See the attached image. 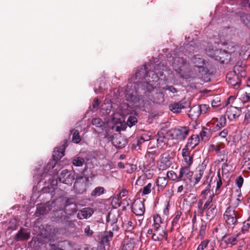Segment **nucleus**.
Masks as SVG:
<instances>
[{
  "label": "nucleus",
  "instance_id": "9",
  "mask_svg": "<svg viewBox=\"0 0 250 250\" xmlns=\"http://www.w3.org/2000/svg\"><path fill=\"white\" fill-rule=\"evenodd\" d=\"M211 180L210 179L209 181H205L203 183L202 186L205 185L206 186L205 188L202 190L201 192L200 196L201 199L202 200H206L207 199H210L211 198H213L214 197V193L212 190L210 189L211 188V184L210 182Z\"/></svg>",
  "mask_w": 250,
  "mask_h": 250
},
{
  "label": "nucleus",
  "instance_id": "3",
  "mask_svg": "<svg viewBox=\"0 0 250 250\" xmlns=\"http://www.w3.org/2000/svg\"><path fill=\"white\" fill-rule=\"evenodd\" d=\"M189 129L188 126H181L172 128L167 132V136H170L172 140L182 141L185 140L188 134Z\"/></svg>",
  "mask_w": 250,
  "mask_h": 250
},
{
  "label": "nucleus",
  "instance_id": "64",
  "mask_svg": "<svg viewBox=\"0 0 250 250\" xmlns=\"http://www.w3.org/2000/svg\"><path fill=\"white\" fill-rule=\"evenodd\" d=\"M84 232L86 235L88 236H91L93 233V231L90 229V227L89 226H86L84 229Z\"/></svg>",
  "mask_w": 250,
  "mask_h": 250
},
{
  "label": "nucleus",
  "instance_id": "4",
  "mask_svg": "<svg viewBox=\"0 0 250 250\" xmlns=\"http://www.w3.org/2000/svg\"><path fill=\"white\" fill-rule=\"evenodd\" d=\"M89 183V179L87 177L77 176L74 184L75 192L83 194L86 191Z\"/></svg>",
  "mask_w": 250,
  "mask_h": 250
},
{
  "label": "nucleus",
  "instance_id": "30",
  "mask_svg": "<svg viewBox=\"0 0 250 250\" xmlns=\"http://www.w3.org/2000/svg\"><path fill=\"white\" fill-rule=\"evenodd\" d=\"M164 94L162 92H160L156 94V97L152 96L151 98L148 97V99L153 103L161 104L164 102ZM149 97V95H148Z\"/></svg>",
  "mask_w": 250,
  "mask_h": 250
},
{
  "label": "nucleus",
  "instance_id": "45",
  "mask_svg": "<svg viewBox=\"0 0 250 250\" xmlns=\"http://www.w3.org/2000/svg\"><path fill=\"white\" fill-rule=\"evenodd\" d=\"M84 160L83 158L77 157L74 158L73 164L76 167H81L83 165Z\"/></svg>",
  "mask_w": 250,
  "mask_h": 250
},
{
  "label": "nucleus",
  "instance_id": "52",
  "mask_svg": "<svg viewBox=\"0 0 250 250\" xmlns=\"http://www.w3.org/2000/svg\"><path fill=\"white\" fill-rule=\"evenodd\" d=\"M209 241L208 240H205L202 241L198 246L197 250H204L208 246Z\"/></svg>",
  "mask_w": 250,
  "mask_h": 250
},
{
  "label": "nucleus",
  "instance_id": "22",
  "mask_svg": "<svg viewBox=\"0 0 250 250\" xmlns=\"http://www.w3.org/2000/svg\"><path fill=\"white\" fill-rule=\"evenodd\" d=\"M112 108V104L111 101L109 99H105L104 104L102 105L101 113L102 115H106L109 114Z\"/></svg>",
  "mask_w": 250,
  "mask_h": 250
},
{
  "label": "nucleus",
  "instance_id": "48",
  "mask_svg": "<svg viewBox=\"0 0 250 250\" xmlns=\"http://www.w3.org/2000/svg\"><path fill=\"white\" fill-rule=\"evenodd\" d=\"M42 177H44L45 178H47L48 180H50V176L48 174H45L44 173H42V174H36L34 176V178L35 179H36L39 183L41 182L42 180Z\"/></svg>",
  "mask_w": 250,
  "mask_h": 250
},
{
  "label": "nucleus",
  "instance_id": "6",
  "mask_svg": "<svg viewBox=\"0 0 250 250\" xmlns=\"http://www.w3.org/2000/svg\"><path fill=\"white\" fill-rule=\"evenodd\" d=\"M240 215L237 210L226 209L224 214V218L227 224L232 228L237 224V219Z\"/></svg>",
  "mask_w": 250,
  "mask_h": 250
},
{
  "label": "nucleus",
  "instance_id": "63",
  "mask_svg": "<svg viewBox=\"0 0 250 250\" xmlns=\"http://www.w3.org/2000/svg\"><path fill=\"white\" fill-rule=\"evenodd\" d=\"M125 226L128 230L133 229L134 228L133 223L130 221H128L127 223L125 224Z\"/></svg>",
  "mask_w": 250,
  "mask_h": 250
},
{
  "label": "nucleus",
  "instance_id": "24",
  "mask_svg": "<svg viewBox=\"0 0 250 250\" xmlns=\"http://www.w3.org/2000/svg\"><path fill=\"white\" fill-rule=\"evenodd\" d=\"M65 148V144L62 145L59 147H56L54 150L53 154L54 159L58 160L62 158L64 155Z\"/></svg>",
  "mask_w": 250,
  "mask_h": 250
},
{
  "label": "nucleus",
  "instance_id": "1",
  "mask_svg": "<svg viewBox=\"0 0 250 250\" xmlns=\"http://www.w3.org/2000/svg\"><path fill=\"white\" fill-rule=\"evenodd\" d=\"M144 68H141L135 73L136 79H141L144 77L145 82L142 83H129L126 85L125 96L127 101L132 102L136 104V106H140V104H137V102L142 100V96L138 95V91L139 88L144 91L146 96V93H151L154 90L156 85L155 83L159 80V76L163 75V72H155L153 71L146 72V65H144Z\"/></svg>",
  "mask_w": 250,
  "mask_h": 250
},
{
  "label": "nucleus",
  "instance_id": "8",
  "mask_svg": "<svg viewBox=\"0 0 250 250\" xmlns=\"http://www.w3.org/2000/svg\"><path fill=\"white\" fill-rule=\"evenodd\" d=\"M172 158L168 153H163L157 162V167L159 170L167 169L172 164Z\"/></svg>",
  "mask_w": 250,
  "mask_h": 250
},
{
  "label": "nucleus",
  "instance_id": "36",
  "mask_svg": "<svg viewBox=\"0 0 250 250\" xmlns=\"http://www.w3.org/2000/svg\"><path fill=\"white\" fill-rule=\"evenodd\" d=\"M152 184L149 183L143 188H141L140 189V192L141 193L142 196H144L150 193L152 188Z\"/></svg>",
  "mask_w": 250,
  "mask_h": 250
},
{
  "label": "nucleus",
  "instance_id": "18",
  "mask_svg": "<svg viewBox=\"0 0 250 250\" xmlns=\"http://www.w3.org/2000/svg\"><path fill=\"white\" fill-rule=\"evenodd\" d=\"M176 186L177 187V193L181 196L189 191L187 182H184L182 183L177 182Z\"/></svg>",
  "mask_w": 250,
  "mask_h": 250
},
{
  "label": "nucleus",
  "instance_id": "11",
  "mask_svg": "<svg viewBox=\"0 0 250 250\" xmlns=\"http://www.w3.org/2000/svg\"><path fill=\"white\" fill-rule=\"evenodd\" d=\"M226 81L235 89L238 88L241 83L238 76L233 71L229 72L227 74L226 76Z\"/></svg>",
  "mask_w": 250,
  "mask_h": 250
},
{
  "label": "nucleus",
  "instance_id": "35",
  "mask_svg": "<svg viewBox=\"0 0 250 250\" xmlns=\"http://www.w3.org/2000/svg\"><path fill=\"white\" fill-rule=\"evenodd\" d=\"M168 180L167 178L165 177H158L156 181V185L158 187L161 189H164L167 185Z\"/></svg>",
  "mask_w": 250,
  "mask_h": 250
},
{
  "label": "nucleus",
  "instance_id": "42",
  "mask_svg": "<svg viewBox=\"0 0 250 250\" xmlns=\"http://www.w3.org/2000/svg\"><path fill=\"white\" fill-rule=\"evenodd\" d=\"M198 105L192 107L189 111V115L195 117H198L200 114Z\"/></svg>",
  "mask_w": 250,
  "mask_h": 250
},
{
  "label": "nucleus",
  "instance_id": "58",
  "mask_svg": "<svg viewBox=\"0 0 250 250\" xmlns=\"http://www.w3.org/2000/svg\"><path fill=\"white\" fill-rule=\"evenodd\" d=\"M162 89L165 90H168L169 92L173 94L177 92V90L172 85H167L165 87H163Z\"/></svg>",
  "mask_w": 250,
  "mask_h": 250
},
{
  "label": "nucleus",
  "instance_id": "34",
  "mask_svg": "<svg viewBox=\"0 0 250 250\" xmlns=\"http://www.w3.org/2000/svg\"><path fill=\"white\" fill-rule=\"evenodd\" d=\"M153 224L152 226L154 228L159 229V228H163L161 224H163V221L161 216L158 214H154L153 216Z\"/></svg>",
  "mask_w": 250,
  "mask_h": 250
},
{
  "label": "nucleus",
  "instance_id": "60",
  "mask_svg": "<svg viewBox=\"0 0 250 250\" xmlns=\"http://www.w3.org/2000/svg\"><path fill=\"white\" fill-rule=\"evenodd\" d=\"M55 165V162H54V160H52V161H51L50 162H49L47 164L46 167L45 168V169L44 170L45 172H46V170H47V171H49L50 169H53Z\"/></svg>",
  "mask_w": 250,
  "mask_h": 250
},
{
  "label": "nucleus",
  "instance_id": "38",
  "mask_svg": "<svg viewBox=\"0 0 250 250\" xmlns=\"http://www.w3.org/2000/svg\"><path fill=\"white\" fill-rule=\"evenodd\" d=\"M134 244L132 240L126 239L124 242L123 250H133Z\"/></svg>",
  "mask_w": 250,
  "mask_h": 250
},
{
  "label": "nucleus",
  "instance_id": "2",
  "mask_svg": "<svg viewBox=\"0 0 250 250\" xmlns=\"http://www.w3.org/2000/svg\"><path fill=\"white\" fill-rule=\"evenodd\" d=\"M229 38L228 36H226L225 38L220 39V43L226 45V49H218L216 46L208 45L205 50L207 54L222 64L234 62L236 58L244 55L245 53L242 50V47L230 42Z\"/></svg>",
  "mask_w": 250,
  "mask_h": 250
},
{
  "label": "nucleus",
  "instance_id": "40",
  "mask_svg": "<svg viewBox=\"0 0 250 250\" xmlns=\"http://www.w3.org/2000/svg\"><path fill=\"white\" fill-rule=\"evenodd\" d=\"M241 21L250 29V15L243 13L240 16Z\"/></svg>",
  "mask_w": 250,
  "mask_h": 250
},
{
  "label": "nucleus",
  "instance_id": "26",
  "mask_svg": "<svg viewBox=\"0 0 250 250\" xmlns=\"http://www.w3.org/2000/svg\"><path fill=\"white\" fill-rule=\"evenodd\" d=\"M182 214V213L181 211H178L176 212L175 216L173 218L171 223V231L175 229H177L179 228L180 224L181 222V217Z\"/></svg>",
  "mask_w": 250,
  "mask_h": 250
},
{
  "label": "nucleus",
  "instance_id": "21",
  "mask_svg": "<svg viewBox=\"0 0 250 250\" xmlns=\"http://www.w3.org/2000/svg\"><path fill=\"white\" fill-rule=\"evenodd\" d=\"M183 201L187 205L191 208L197 202V195L194 193H189L185 196Z\"/></svg>",
  "mask_w": 250,
  "mask_h": 250
},
{
  "label": "nucleus",
  "instance_id": "15",
  "mask_svg": "<svg viewBox=\"0 0 250 250\" xmlns=\"http://www.w3.org/2000/svg\"><path fill=\"white\" fill-rule=\"evenodd\" d=\"M199 142L200 138L199 136L196 134L192 135L188 139V142L184 148L191 151V150L199 144Z\"/></svg>",
  "mask_w": 250,
  "mask_h": 250
},
{
  "label": "nucleus",
  "instance_id": "32",
  "mask_svg": "<svg viewBox=\"0 0 250 250\" xmlns=\"http://www.w3.org/2000/svg\"><path fill=\"white\" fill-rule=\"evenodd\" d=\"M233 72H235L238 77L245 78L246 76L245 66L241 65H235L233 68Z\"/></svg>",
  "mask_w": 250,
  "mask_h": 250
},
{
  "label": "nucleus",
  "instance_id": "49",
  "mask_svg": "<svg viewBox=\"0 0 250 250\" xmlns=\"http://www.w3.org/2000/svg\"><path fill=\"white\" fill-rule=\"evenodd\" d=\"M244 114L245 121L248 124L250 123V106L246 107Z\"/></svg>",
  "mask_w": 250,
  "mask_h": 250
},
{
  "label": "nucleus",
  "instance_id": "17",
  "mask_svg": "<svg viewBox=\"0 0 250 250\" xmlns=\"http://www.w3.org/2000/svg\"><path fill=\"white\" fill-rule=\"evenodd\" d=\"M190 150L183 148L182 151L183 158V164L185 166H191L193 164V156L190 154Z\"/></svg>",
  "mask_w": 250,
  "mask_h": 250
},
{
  "label": "nucleus",
  "instance_id": "14",
  "mask_svg": "<svg viewBox=\"0 0 250 250\" xmlns=\"http://www.w3.org/2000/svg\"><path fill=\"white\" fill-rule=\"evenodd\" d=\"M132 211L137 216H142L145 212V208L144 203L140 201H135L132 205Z\"/></svg>",
  "mask_w": 250,
  "mask_h": 250
},
{
  "label": "nucleus",
  "instance_id": "57",
  "mask_svg": "<svg viewBox=\"0 0 250 250\" xmlns=\"http://www.w3.org/2000/svg\"><path fill=\"white\" fill-rule=\"evenodd\" d=\"M198 106H199V107L201 114L205 113L209 108V106L207 104L198 105Z\"/></svg>",
  "mask_w": 250,
  "mask_h": 250
},
{
  "label": "nucleus",
  "instance_id": "46",
  "mask_svg": "<svg viewBox=\"0 0 250 250\" xmlns=\"http://www.w3.org/2000/svg\"><path fill=\"white\" fill-rule=\"evenodd\" d=\"M250 227V220H248L243 223V226L241 228V232L245 233L247 232Z\"/></svg>",
  "mask_w": 250,
  "mask_h": 250
},
{
  "label": "nucleus",
  "instance_id": "29",
  "mask_svg": "<svg viewBox=\"0 0 250 250\" xmlns=\"http://www.w3.org/2000/svg\"><path fill=\"white\" fill-rule=\"evenodd\" d=\"M192 62L195 66L199 68H203V66L205 64V60L200 55H195L192 59Z\"/></svg>",
  "mask_w": 250,
  "mask_h": 250
},
{
  "label": "nucleus",
  "instance_id": "53",
  "mask_svg": "<svg viewBox=\"0 0 250 250\" xmlns=\"http://www.w3.org/2000/svg\"><path fill=\"white\" fill-rule=\"evenodd\" d=\"M47 213L45 207L44 206H38L37 207L36 213L39 215L44 214Z\"/></svg>",
  "mask_w": 250,
  "mask_h": 250
},
{
  "label": "nucleus",
  "instance_id": "50",
  "mask_svg": "<svg viewBox=\"0 0 250 250\" xmlns=\"http://www.w3.org/2000/svg\"><path fill=\"white\" fill-rule=\"evenodd\" d=\"M137 122V118L135 116H130L127 120V124L128 126L131 127L134 125Z\"/></svg>",
  "mask_w": 250,
  "mask_h": 250
},
{
  "label": "nucleus",
  "instance_id": "27",
  "mask_svg": "<svg viewBox=\"0 0 250 250\" xmlns=\"http://www.w3.org/2000/svg\"><path fill=\"white\" fill-rule=\"evenodd\" d=\"M30 237V231L28 229H22L16 234L17 241L27 240Z\"/></svg>",
  "mask_w": 250,
  "mask_h": 250
},
{
  "label": "nucleus",
  "instance_id": "20",
  "mask_svg": "<svg viewBox=\"0 0 250 250\" xmlns=\"http://www.w3.org/2000/svg\"><path fill=\"white\" fill-rule=\"evenodd\" d=\"M239 235L238 233L236 234L225 235L223 237L222 240L228 245H234L237 242V237Z\"/></svg>",
  "mask_w": 250,
  "mask_h": 250
},
{
  "label": "nucleus",
  "instance_id": "39",
  "mask_svg": "<svg viewBox=\"0 0 250 250\" xmlns=\"http://www.w3.org/2000/svg\"><path fill=\"white\" fill-rule=\"evenodd\" d=\"M240 203L241 202H240V200L232 198L230 200L229 206L227 208V209L235 210V209L238 207Z\"/></svg>",
  "mask_w": 250,
  "mask_h": 250
},
{
  "label": "nucleus",
  "instance_id": "55",
  "mask_svg": "<svg viewBox=\"0 0 250 250\" xmlns=\"http://www.w3.org/2000/svg\"><path fill=\"white\" fill-rule=\"evenodd\" d=\"M203 173L204 172H203V170H199V173H198L197 174H196L195 175V181H194V186L196 185V184H197L199 182L202 177L203 176Z\"/></svg>",
  "mask_w": 250,
  "mask_h": 250
},
{
  "label": "nucleus",
  "instance_id": "23",
  "mask_svg": "<svg viewBox=\"0 0 250 250\" xmlns=\"http://www.w3.org/2000/svg\"><path fill=\"white\" fill-rule=\"evenodd\" d=\"M190 166H184L182 167L179 171L178 179H181L184 175H185L188 179H190L193 174L192 171L190 170Z\"/></svg>",
  "mask_w": 250,
  "mask_h": 250
},
{
  "label": "nucleus",
  "instance_id": "44",
  "mask_svg": "<svg viewBox=\"0 0 250 250\" xmlns=\"http://www.w3.org/2000/svg\"><path fill=\"white\" fill-rule=\"evenodd\" d=\"M72 141L74 143H79L81 140V137L79 135V132L78 130H73Z\"/></svg>",
  "mask_w": 250,
  "mask_h": 250
},
{
  "label": "nucleus",
  "instance_id": "10",
  "mask_svg": "<svg viewBox=\"0 0 250 250\" xmlns=\"http://www.w3.org/2000/svg\"><path fill=\"white\" fill-rule=\"evenodd\" d=\"M59 181L64 184H71L75 179L74 174L67 169L62 170L59 178Z\"/></svg>",
  "mask_w": 250,
  "mask_h": 250
},
{
  "label": "nucleus",
  "instance_id": "7",
  "mask_svg": "<svg viewBox=\"0 0 250 250\" xmlns=\"http://www.w3.org/2000/svg\"><path fill=\"white\" fill-rule=\"evenodd\" d=\"M214 132L220 130L222 128L226 126L227 120L225 116L220 115L218 117H213L208 123Z\"/></svg>",
  "mask_w": 250,
  "mask_h": 250
},
{
  "label": "nucleus",
  "instance_id": "33",
  "mask_svg": "<svg viewBox=\"0 0 250 250\" xmlns=\"http://www.w3.org/2000/svg\"><path fill=\"white\" fill-rule=\"evenodd\" d=\"M185 107L181 103H174L169 105L170 110L174 113H179Z\"/></svg>",
  "mask_w": 250,
  "mask_h": 250
},
{
  "label": "nucleus",
  "instance_id": "31",
  "mask_svg": "<svg viewBox=\"0 0 250 250\" xmlns=\"http://www.w3.org/2000/svg\"><path fill=\"white\" fill-rule=\"evenodd\" d=\"M239 99L243 103H247L250 101V86L248 85L245 91L241 93Z\"/></svg>",
  "mask_w": 250,
  "mask_h": 250
},
{
  "label": "nucleus",
  "instance_id": "61",
  "mask_svg": "<svg viewBox=\"0 0 250 250\" xmlns=\"http://www.w3.org/2000/svg\"><path fill=\"white\" fill-rule=\"evenodd\" d=\"M126 166H128L129 167V168L126 170V172L129 173L133 172L136 169V166L132 164H127Z\"/></svg>",
  "mask_w": 250,
  "mask_h": 250
},
{
  "label": "nucleus",
  "instance_id": "12",
  "mask_svg": "<svg viewBox=\"0 0 250 250\" xmlns=\"http://www.w3.org/2000/svg\"><path fill=\"white\" fill-rule=\"evenodd\" d=\"M241 114V109L235 106H229L227 108L226 111V115L230 121L238 118Z\"/></svg>",
  "mask_w": 250,
  "mask_h": 250
},
{
  "label": "nucleus",
  "instance_id": "56",
  "mask_svg": "<svg viewBox=\"0 0 250 250\" xmlns=\"http://www.w3.org/2000/svg\"><path fill=\"white\" fill-rule=\"evenodd\" d=\"M167 178L172 180H175L177 177L176 173L172 170L167 171Z\"/></svg>",
  "mask_w": 250,
  "mask_h": 250
},
{
  "label": "nucleus",
  "instance_id": "51",
  "mask_svg": "<svg viewBox=\"0 0 250 250\" xmlns=\"http://www.w3.org/2000/svg\"><path fill=\"white\" fill-rule=\"evenodd\" d=\"M113 237V232L111 231H109L106 233L104 237V241L105 243H109Z\"/></svg>",
  "mask_w": 250,
  "mask_h": 250
},
{
  "label": "nucleus",
  "instance_id": "5",
  "mask_svg": "<svg viewBox=\"0 0 250 250\" xmlns=\"http://www.w3.org/2000/svg\"><path fill=\"white\" fill-rule=\"evenodd\" d=\"M182 56V55L179 54L178 57L174 59L172 56L169 58V61H173L172 65L174 69L179 74H180L183 70H184L188 66V63L187 62Z\"/></svg>",
  "mask_w": 250,
  "mask_h": 250
},
{
  "label": "nucleus",
  "instance_id": "62",
  "mask_svg": "<svg viewBox=\"0 0 250 250\" xmlns=\"http://www.w3.org/2000/svg\"><path fill=\"white\" fill-rule=\"evenodd\" d=\"M213 198L210 199H207L205 201V204L203 206V209H207L209 208L210 206V204L212 202Z\"/></svg>",
  "mask_w": 250,
  "mask_h": 250
},
{
  "label": "nucleus",
  "instance_id": "47",
  "mask_svg": "<svg viewBox=\"0 0 250 250\" xmlns=\"http://www.w3.org/2000/svg\"><path fill=\"white\" fill-rule=\"evenodd\" d=\"M93 125L96 127H101L104 125V122L100 118H94L92 121Z\"/></svg>",
  "mask_w": 250,
  "mask_h": 250
},
{
  "label": "nucleus",
  "instance_id": "25",
  "mask_svg": "<svg viewBox=\"0 0 250 250\" xmlns=\"http://www.w3.org/2000/svg\"><path fill=\"white\" fill-rule=\"evenodd\" d=\"M93 213L92 209L89 208H85L80 210L77 214L78 218L83 219L89 217Z\"/></svg>",
  "mask_w": 250,
  "mask_h": 250
},
{
  "label": "nucleus",
  "instance_id": "28",
  "mask_svg": "<svg viewBox=\"0 0 250 250\" xmlns=\"http://www.w3.org/2000/svg\"><path fill=\"white\" fill-rule=\"evenodd\" d=\"M216 136L219 137L222 140H225L228 143L230 141V138L229 136V131L228 128H224L222 130L219 131Z\"/></svg>",
  "mask_w": 250,
  "mask_h": 250
},
{
  "label": "nucleus",
  "instance_id": "41",
  "mask_svg": "<svg viewBox=\"0 0 250 250\" xmlns=\"http://www.w3.org/2000/svg\"><path fill=\"white\" fill-rule=\"evenodd\" d=\"M105 191L104 188L102 187H98L95 188L91 192V195L92 196H99L104 193Z\"/></svg>",
  "mask_w": 250,
  "mask_h": 250
},
{
  "label": "nucleus",
  "instance_id": "16",
  "mask_svg": "<svg viewBox=\"0 0 250 250\" xmlns=\"http://www.w3.org/2000/svg\"><path fill=\"white\" fill-rule=\"evenodd\" d=\"M171 139L170 136H167V132L165 135L162 133L158 132L157 138V147L164 148L165 146H167L168 144V140Z\"/></svg>",
  "mask_w": 250,
  "mask_h": 250
},
{
  "label": "nucleus",
  "instance_id": "59",
  "mask_svg": "<svg viewBox=\"0 0 250 250\" xmlns=\"http://www.w3.org/2000/svg\"><path fill=\"white\" fill-rule=\"evenodd\" d=\"M244 182V179L241 176H238L235 180L237 187L240 188L242 187Z\"/></svg>",
  "mask_w": 250,
  "mask_h": 250
},
{
  "label": "nucleus",
  "instance_id": "13",
  "mask_svg": "<svg viewBox=\"0 0 250 250\" xmlns=\"http://www.w3.org/2000/svg\"><path fill=\"white\" fill-rule=\"evenodd\" d=\"M167 238V233L164 228L159 229L154 228V232L152 236V239L155 241H161L163 239Z\"/></svg>",
  "mask_w": 250,
  "mask_h": 250
},
{
  "label": "nucleus",
  "instance_id": "37",
  "mask_svg": "<svg viewBox=\"0 0 250 250\" xmlns=\"http://www.w3.org/2000/svg\"><path fill=\"white\" fill-rule=\"evenodd\" d=\"M201 139L204 142L208 141L210 137V131L208 128H204L200 133Z\"/></svg>",
  "mask_w": 250,
  "mask_h": 250
},
{
  "label": "nucleus",
  "instance_id": "54",
  "mask_svg": "<svg viewBox=\"0 0 250 250\" xmlns=\"http://www.w3.org/2000/svg\"><path fill=\"white\" fill-rule=\"evenodd\" d=\"M203 200H202L201 199H200L197 202V208L198 209V210L201 213H203V212L205 210V209H203Z\"/></svg>",
  "mask_w": 250,
  "mask_h": 250
},
{
  "label": "nucleus",
  "instance_id": "19",
  "mask_svg": "<svg viewBox=\"0 0 250 250\" xmlns=\"http://www.w3.org/2000/svg\"><path fill=\"white\" fill-rule=\"evenodd\" d=\"M207 219L211 220L216 216L217 212V209L215 205L211 204L209 208L205 209Z\"/></svg>",
  "mask_w": 250,
  "mask_h": 250
},
{
  "label": "nucleus",
  "instance_id": "43",
  "mask_svg": "<svg viewBox=\"0 0 250 250\" xmlns=\"http://www.w3.org/2000/svg\"><path fill=\"white\" fill-rule=\"evenodd\" d=\"M121 110L120 114L122 116H124L129 114L130 111L128 110V105L127 104H122L120 106Z\"/></svg>",
  "mask_w": 250,
  "mask_h": 250
}]
</instances>
